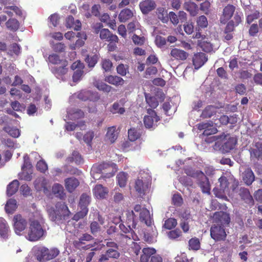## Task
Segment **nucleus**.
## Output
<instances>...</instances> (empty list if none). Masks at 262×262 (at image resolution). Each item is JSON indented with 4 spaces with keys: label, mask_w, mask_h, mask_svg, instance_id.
<instances>
[{
    "label": "nucleus",
    "mask_w": 262,
    "mask_h": 262,
    "mask_svg": "<svg viewBox=\"0 0 262 262\" xmlns=\"http://www.w3.org/2000/svg\"><path fill=\"white\" fill-rule=\"evenodd\" d=\"M219 187L213 188V192L217 198L227 200L226 194H229L230 189L234 191L238 186V182L235 179L228 180L226 177L222 176L219 179Z\"/></svg>",
    "instance_id": "nucleus-1"
},
{
    "label": "nucleus",
    "mask_w": 262,
    "mask_h": 262,
    "mask_svg": "<svg viewBox=\"0 0 262 262\" xmlns=\"http://www.w3.org/2000/svg\"><path fill=\"white\" fill-rule=\"evenodd\" d=\"M69 210L68 206L64 203L58 202L55 205V209H50L49 213L52 221H60L68 215Z\"/></svg>",
    "instance_id": "nucleus-2"
},
{
    "label": "nucleus",
    "mask_w": 262,
    "mask_h": 262,
    "mask_svg": "<svg viewBox=\"0 0 262 262\" xmlns=\"http://www.w3.org/2000/svg\"><path fill=\"white\" fill-rule=\"evenodd\" d=\"M44 232L45 230L39 222L37 220H33L30 223L28 233V239L32 242L37 241L43 236Z\"/></svg>",
    "instance_id": "nucleus-3"
},
{
    "label": "nucleus",
    "mask_w": 262,
    "mask_h": 262,
    "mask_svg": "<svg viewBox=\"0 0 262 262\" xmlns=\"http://www.w3.org/2000/svg\"><path fill=\"white\" fill-rule=\"evenodd\" d=\"M91 202V196L86 193H82L80 197L79 202V206L80 208V211H79L77 214L74 215V218H83L88 214L89 211L88 206Z\"/></svg>",
    "instance_id": "nucleus-4"
},
{
    "label": "nucleus",
    "mask_w": 262,
    "mask_h": 262,
    "mask_svg": "<svg viewBox=\"0 0 262 262\" xmlns=\"http://www.w3.org/2000/svg\"><path fill=\"white\" fill-rule=\"evenodd\" d=\"M210 236L215 242L224 241L227 238V234L224 226L212 224L210 228Z\"/></svg>",
    "instance_id": "nucleus-5"
},
{
    "label": "nucleus",
    "mask_w": 262,
    "mask_h": 262,
    "mask_svg": "<svg viewBox=\"0 0 262 262\" xmlns=\"http://www.w3.org/2000/svg\"><path fill=\"white\" fill-rule=\"evenodd\" d=\"M28 222L21 214L15 215L13 218V227L15 233L21 235L22 232L27 228Z\"/></svg>",
    "instance_id": "nucleus-6"
},
{
    "label": "nucleus",
    "mask_w": 262,
    "mask_h": 262,
    "mask_svg": "<svg viewBox=\"0 0 262 262\" xmlns=\"http://www.w3.org/2000/svg\"><path fill=\"white\" fill-rule=\"evenodd\" d=\"M147 115L144 117L143 122L146 128H155L157 126V123L160 120V117L157 113L150 108L147 109Z\"/></svg>",
    "instance_id": "nucleus-7"
},
{
    "label": "nucleus",
    "mask_w": 262,
    "mask_h": 262,
    "mask_svg": "<svg viewBox=\"0 0 262 262\" xmlns=\"http://www.w3.org/2000/svg\"><path fill=\"white\" fill-rule=\"evenodd\" d=\"M24 164L21 166L22 172L20 174L21 179L31 181L32 179V165L28 156L24 157Z\"/></svg>",
    "instance_id": "nucleus-8"
},
{
    "label": "nucleus",
    "mask_w": 262,
    "mask_h": 262,
    "mask_svg": "<svg viewBox=\"0 0 262 262\" xmlns=\"http://www.w3.org/2000/svg\"><path fill=\"white\" fill-rule=\"evenodd\" d=\"M119 227L121 231L124 233L120 234L122 239H125L126 242L127 239H133L134 241L139 240L137 235L133 230L134 228L132 227V226L121 223Z\"/></svg>",
    "instance_id": "nucleus-9"
},
{
    "label": "nucleus",
    "mask_w": 262,
    "mask_h": 262,
    "mask_svg": "<svg viewBox=\"0 0 262 262\" xmlns=\"http://www.w3.org/2000/svg\"><path fill=\"white\" fill-rule=\"evenodd\" d=\"M219 138L222 139L224 140L222 148L223 150L226 152H229L233 149L237 143L236 138L231 137L228 134L226 135L223 133L220 136Z\"/></svg>",
    "instance_id": "nucleus-10"
},
{
    "label": "nucleus",
    "mask_w": 262,
    "mask_h": 262,
    "mask_svg": "<svg viewBox=\"0 0 262 262\" xmlns=\"http://www.w3.org/2000/svg\"><path fill=\"white\" fill-rule=\"evenodd\" d=\"M213 224L228 225L230 222L229 214L224 211L215 212L213 216Z\"/></svg>",
    "instance_id": "nucleus-11"
},
{
    "label": "nucleus",
    "mask_w": 262,
    "mask_h": 262,
    "mask_svg": "<svg viewBox=\"0 0 262 262\" xmlns=\"http://www.w3.org/2000/svg\"><path fill=\"white\" fill-rule=\"evenodd\" d=\"M196 173L200 178L201 179L199 185L201 187L202 192L203 193L210 194V185L208 179L205 176L204 172L202 171H198Z\"/></svg>",
    "instance_id": "nucleus-12"
},
{
    "label": "nucleus",
    "mask_w": 262,
    "mask_h": 262,
    "mask_svg": "<svg viewBox=\"0 0 262 262\" xmlns=\"http://www.w3.org/2000/svg\"><path fill=\"white\" fill-rule=\"evenodd\" d=\"M150 184L147 181H143L142 179H137L135 181L134 188L136 192L140 195H144L149 189Z\"/></svg>",
    "instance_id": "nucleus-13"
},
{
    "label": "nucleus",
    "mask_w": 262,
    "mask_h": 262,
    "mask_svg": "<svg viewBox=\"0 0 262 262\" xmlns=\"http://www.w3.org/2000/svg\"><path fill=\"white\" fill-rule=\"evenodd\" d=\"M170 56L172 60L184 61L188 58L189 54L183 50L173 48L170 51Z\"/></svg>",
    "instance_id": "nucleus-14"
},
{
    "label": "nucleus",
    "mask_w": 262,
    "mask_h": 262,
    "mask_svg": "<svg viewBox=\"0 0 262 262\" xmlns=\"http://www.w3.org/2000/svg\"><path fill=\"white\" fill-rule=\"evenodd\" d=\"M208 58L206 54L199 52L195 54L192 59L193 64L195 69H199L207 61Z\"/></svg>",
    "instance_id": "nucleus-15"
},
{
    "label": "nucleus",
    "mask_w": 262,
    "mask_h": 262,
    "mask_svg": "<svg viewBox=\"0 0 262 262\" xmlns=\"http://www.w3.org/2000/svg\"><path fill=\"white\" fill-rule=\"evenodd\" d=\"M139 7L142 13L147 14L155 9L156 4L153 0H144L140 3Z\"/></svg>",
    "instance_id": "nucleus-16"
},
{
    "label": "nucleus",
    "mask_w": 262,
    "mask_h": 262,
    "mask_svg": "<svg viewBox=\"0 0 262 262\" xmlns=\"http://www.w3.org/2000/svg\"><path fill=\"white\" fill-rule=\"evenodd\" d=\"M100 37L101 39L109 41L111 43H116L118 41L117 36L111 33L107 29H103L100 30Z\"/></svg>",
    "instance_id": "nucleus-17"
},
{
    "label": "nucleus",
    "mask_w": 262,
    "mask_h": 262,
    "mask_svg": "<svg viewBox=\"0 0 262 262\" xmlns=\"http://www.w3.org/2000/svg\"><path fill=\"white\" fill-rule=\"evenodd\" d=\"M93 239L94 238L91 235L88 233H84L78 240H75L73 242V245L77 249H84L85 241L89 242Z\"/></svg>",
    "instance_id": "nucleus-18"
},
{
    "label": "nucleus",
    "mask_w": 262,
    "mask_h": 262,
    "mask_svg": "<svg viewBox=\"0 0 262 262\" xmlns=\"http://www.w3.org/2000/svg\"><path fill=\"white\" fill-rule=\"evenodd\" d=\"M235 7L232 5H228L223 9V17L221 18V22L225 24L229 20L234 14Z\"/></svg>",
    "instance_id": "nucleus-19"
},
{
    "label": "nucleus",
    "mask_w": 262,
    "mask_h": 262,
    "mask_svg": "<svg viewBox=\"0 0 262 262\" xmlns=\"http://www.w3.org/2000/svg\"><path fill=\"white\" fill-rule=\"evenodd\" d=\"M11 230L7 221L2 217L0 218V236L5 239H8Z\"/></svg>",
    "instance_id": "nucleus-20"
},
{
    "label": "nucleus",
    "mask_w": 262,
    "mask_h": 262,
    "mask_svg": "<svg viewBox=\"0 0 262 262\" xmlns=\"http://www.w3.org/2000/svg\"><path fill=\"white\" fill-rule=\"evenodd\" d=\"M65 187L69 192H73L79 186V182L76 178L71 177L64 180Z\"/></svg>",
    "instance_id": "nucleus-21"
},
{
    "label": "nucleus",
    "mask_w": 262,
    "mask_h": 262,
    "mask_svg": "<svg viewBox=\"0 0 262 262\" xmlns=\"http://www.w3.org/2000/svg\"><path fill=\"white\" fill-rule=\"evenodd\" d=\"M183 8L191 16H195L199 12L198 6L194 2L188 1L183 4Z\"/></svg>",
    "instance_id": "nucleus-22"
},
{
    "label": "nucleus",
    "mask_w": 262,
    "mask_h": 262,
    "mask_svg": "<svg viewBox=\"0 0 262 262\" xmlns=\"http://www.w3.org/2000/svg\"><path fill=\"white\" fill-rule=\"evenodd\" d=\"M108 192V189L104 187L101 184L96 185L94 189L93 193L95 197L99 199H103L106 198Z\"/></svg>",
    "instance_id": "nucleus-23"
},
{
    "label": "nucleus",
    "mask_w": 262,
    "mask_h": 262,
    "mask_svg": "<svg viewBox=\"0 0 262 262\" xmlns=\"http://www.w3.org/2000/svg\"><path fill=\"white\" fill-rule=\"evenodd\" d=\"M76 37H78V39L76 41L75 43L70 46V49L73 50L82 47L87 39L86 35L84 32H78L76 34Z\"/></svg>",
    "instance_id": "nucleus-24"
},
{
    "label": "nucleus",
    "mask_w": 262,
    "mask_h": 262,
    "mask_svg": "<svg viewBox=\"0 0 262 262\" xmlns=\"http://www.w3.org/2000/svg\"><path fill=\"white\" fill-rule=\"evenodd\" d=\"M239 195L241 199L244 201L246 203L249 205H253L254 200L248 189L246 188H241L239 189Z\"/></svg>",
    "instance_id": "nucleus-25"
},
{
    "label": "nucleus",
    "mask_w": 262,
    "mask_h": 262,
    "mask_svg": "<svg viewBox=\"0 0 262 262\" xmlns=\"http://www.w3.org/2000/svg\"><path fill=\"white\" fill-rule=\"evenodd\" d=\"M142 252L140 262H149V258L155 255L156 250L154 248H144Z\"/></svg>",
    "instance_id": "nucleus-26"
},
{
    "label": "nucleus",
    "mask_w": 262,
    "mask_h": 262,
    "mask_svg": "<svg viewBox=\"0 0 262 262\" xmlns=\"http://www.w3.org/2000/svg\"><path fill=\"white\" fill-rule=\"evenodd\" d=\"M62 63L61 64V66L59 67H55L52 69V72L58 78L61 77L68 72V68H66L68 65V62L62 61Z\"/></svg>",
    "instance_id": "nucleus-27"
},
{
    "label": "nucleus",
    "mask_w": 262,
    "mask_h": 262,
    "mask_svg": "<svg viewBox=\"0 0 262 262\" xmlns=\"http://www.w3.org/2000/svg\"><path fill=\"white\" fill-rule=\"evenodd\" d=\"M36 255L37 259L40 262H46L50 260L49 254V249L45 247L38 248L36 253Z\"/></svg>",
    "instance_id": "nucleus-28"
},
{
    "label": "nucleus",
    "mask_w": 262,
    "mask_h": 262,
    "mask_svg": "<svg viewBox=\"0 0 262 262\" xmlns=\"http://www.w3.org/2000/svg\"><path fill=\"white\" fill-rule=\"evenodd\" d=\"M47 180L44 178H39L34 181V186L37 191L43 190L44 193H46L49 191Z\"/></svg>",
    "instance_id": "nucleus-29"
},
{
    "label": "nucleus",
    "mask_w": 262,
    "mask_h": 262,
    "mask_svg": "<svg viewBox=\"0 0 262 262\" xmlns=\"http://www.w3.org/2000/svg\"><path fill=\"white\" fill-rule=\"evenodd\" d=\"M105 81L114 85L116 86L119 85H123L124 83V79L117 75H108L105 77Z\"/></svg>",
    "instance_id": "nucleus-30"
},
{
    "label": "nucleus",
    "mask_w": 262,
    "mask_h": 262,
    "mask_svg": "<svg viewBox=\"0 0 262 262\" xmlns=\"http://www.w3.org/2000/svg\"><path fill=\"white\" fill-rule=\"evenodd\" d=\"M255 180V176L250 168H247L244 172L243 180L248 186L252 184Z\"/></svg>",
    "instance_id": "nucleus-31"
},
{
    "label": "nucleus",
    "mask_w": 262,
    "mask_h": 262,
    "mask_svg": "<svg viewBox=\"0 0 262 262\" xmlns=\"http://www.w3.org/2000/svg\"><path fill=\"white\" fill-rule=\"evenodd\" d=\"M66 27L69 28H73L75 30L79 31L81 28V24L79 20L75 22L74 18L70 15L66 19Z\"/></svg>",
    "instance_id": "nucleus-32"
},
{
    "label": "nucleus",
    "mask_w": 262,
    "mask_h": 262,
    "mask_svg": "<svg viewBox=\"0 0 262 262\" xmlns=\"http://www.w3.org/2000/svg\"><path fill=\"white\" fill-rule=\"evenodd\" d=\"M19 186V183L18 180H14L10 183L7 187V194L11 196L14 194L18 190Z\"/></svg>",
    "instance_id": "nucleus-33"
},
{
    "label": "nucleus",
    "mask_w": 262,
    "mask_h": 262,
    "mask_svg": "<svg viewBox=\"0 0 262 262\" xmlns=\"http://www.w3.org/2000/svg\"><path fill=\"white\" fill-rule=\"evenodd\" d=\"M141 135V129L139 128L132 127L128 130V137L130 141H135L139 139Z\"/></svg>",
    "instance_id": "nucleus-34"
},
{
    "label": "nucleus",
    "mask_w": 262,
    "mask_h": 262,
    "mask_svg": "<svg viewBox=\"0 0 262 262\" xmlns=\"http://www.w3.org/2000/svg\"><path fill=\"white\" fill-rule=\"evenodd\" d=\"M118 137V133L116 132V126H113L107 128V131L105 135V138L111 143L115 142Z\"/></svg>",
    "instance_id": "nucleus-35"
},
{
    "label": "nucleus",
    "mask_w": 262,
    "mask_h": 262,
    "mask_svg": "<svg viewBox=\"0 0 262 262\" xmlns=\"http://www.w3.org/2000/svg\"><path fill=\"white\" fill-rule=\"evenodd\" d=\"M53 193L60 199H63L65 196V193L63 186L58 183L54 184L52 188Z\"/></svg>",
    "instance_id": "nucleus-36"
},
{
    "label": "nucleus",
    "mask_w": 262,
    "mask_h": 262,
    "mask_svg": "<svg viewBox=\"0 0 262 262\" xmlns=\"http://www.w3.org/2000/svg\"><path fill=\"white\" fill-rule=\"evenodd\" d=\"M140 220L144 222L146 225L150 226L151 222L150 217V213L148 210L146 208H143L140 212Z\"/></svg>",
    "instance_id": "nucleus-37"
},
{
    "label": "nucleus",
    "mask_w": 262,
    "mask_h": 262,
    "mask_svg": "<svg viewBox=\"0 0 262 262\" xmlns=\"http://www.w3.org/2000/svg\"><path fill=\"white\" fill-rule=\"evenodd\" d=\"M126 219L125 222L126 225H129L132 226L133 228H136L137 223H136L135 219L136 215L133 210H127L126 212Z\"/></svg>",
    "instance_id": "nucleus-38"
},
{
    "label": "nucleus",
    "mask_w": 262,
    "mask_h": 262,
    "mask_svg": "<svg viewBox=\"0 0 262 262\" xmlns=\"http://www.w3.org/2000/svg\"><path fill=\"white\" fill-rule=\"evenodd\" d=\"M215 113V108L212 105H208L202 111L201 117L204 119L209 118Z\"/></svg>",
    "instance_id": "nucleus-39"
},
{
    "label": "nucleus",
    "mask_w": 262,
    "mask_h": 262,
    "mask_svg": "<svg viewBox=\"0 0 262 262\" xmlns=\"http://www.w3.org/2000/svg\"><path fill=\"white\" fill-rule=\"evenodd\" d=\"M67 161L69 163L74 162L76 164H80L83 163V160L81 156L77 151H74L72 156L67 158Z\"/></svg>",
    "instance_id": "nucleus-40"
},
{
    "label": "nucleus",
    "mask_w": 262,
    "mask_h": 262,
    "mask_svg": "<svg viewBox=\"0 0 262 262\" xmlns=\"http://www.w3.org/2000/svg\"><path fill=\"white\" fill-rule=\"evenodd\" d=\"M17 207L16 201L13 199H9L5 205V211L7 213L12 214Z\"/></svg>",
    "instance_id": "nucleus-41"
},
{
    "label": "nucleus",
    "mask_w": 262,
    "mask_h": 262,
    "mask_svg": "<svg viewBox=\"0 0 262 262\" xmlns=\"http://www.w3.org/2000/svg\"><path fill=\"white\" fill-rule=\"evenodd\" d=\"M133 15L132 11L129 9H124L120 12L119 15V20L125 22L130 18Z\"/></svg>",
    "instance_id": "nucleus-42"
},
{
    "label": "nucleus",
    "mask_w": 262,
    "mask_h": 262,
    "mask_svg": "<svg viewBox=\"0 0 262 262\" xmlns=\"http://www.w3.org/2000/svg\"><path fill=\"white\" fill-rule=\"evenodd\" d=\"M94 85L99 91H101L106 93H109L112 89V87L111 86L100 81H95L94 82Z\"/></svg>",
    "instance_id": "nucleus-43"
},
{
    "label": "nucleus",
    "mask_w": 262,
    "mask_h": 262,
    "mask_svg": "<svg viewBox=\"0 0 262 262\" xmlns=\"http://www.w3.org/2000/svg\"><path fill=\"white\" fill-rule=\"evenodd\" d=\"M6 25L7 28L10 30L15 31L19 27V23L16 19L10 18L6 23Z\"/></svg>",
    "instance_id": "nucleus-44"
},
{
    "label": "nucleus",
    "mask_w": 262,
    "mask_h": 262,
    "mask_svg": "<svg viewBox=\"0 0 262 262\" xmlns=\"http://www.w3.org/2000/svg\"><path fill=\"white\" fill-rule=\"evenodd\" d=\"M3 129L13 138H18L20 135L19 130L15 127L6 126Z\"/></svg>",
    "instance_id": "nucleus-45"
},
{
    "label": "nucleus",
    "mask_w": 262,
    "mask_h": 262,
    "mask_svg": "<svg viewBox=\"0 0 262 262\" xmlns=\"http://www.w3.org/2000/svg\"><path fill=\"white\" fill-rule=\"evenodd\" d=\"M48 61L50 63L53 64H61L62 63V61H67L64 59H61L58 55L53 53L50 55L48 57Z\"/></svg>",
    "instance_id": "nucleus-46"
},
{
    "label": "nucleus",
    "mask_w": 262,
    "mask_h": 262,
    "mask_svg": "<svg viewBox=\"0 0 262 262\" xmlns=\"http://www.w3.org/2000/svg\"><path fill=\"white\" fill-rule=\"evenodd\" d=\"M145 99L146 103L151 109L156 108L159 105V102L157 99L154 96L145 95Z\"/></svg>",
    "instance_id": "nucleus-47"
},
{
    "label": "nucleus",
    "mask_w": 262,
    "mask_h": 262,
    "mask_svg": "<svg viewBox=\"0 0 262 262\" xmlns=\"http://www.w3.org/2000/svg\"><path fill=\"white\" fill-rule=\"evenodd\" d=\"M116 71L119 75L125 76L129 72V66L127 64L120 63L117 66Z\"/></svg>",
    "instance_id": "nucleus-48"
},
{
    "label": "nucleus",
    "mask_w": 262,
    "mask_h": 262,
    "mask_svg": "<svg viewBox=\"0 0 262 262\" xmlns=\"http://www.w3.org/2000/svg\"><path fill=\"white\" fill-rule=\"evenodd\" d=\"M189 249L192 250H198L200 248V242L198 238H191L188 242Z\"/></svg>",
    "instance_id": "nucleus-49"
},
{
    "label": "nucleus",
    "mask_w": 262,
    "mask_h": 262,
    "mask_svg": "<svg viewBox=\"0 0 262 262\" xmlns=\"http://www.w3.org/2000/svg\"><path fill=\"white\" fill-rule=\"evenodd\" d=\"M127 176V174L124 172H121L118 174L117 176L118 184L121 187H123L126 185Z\"/></svg>",
    "instance_id": "nucleus-50"
},
{
    "label": "nucleus",
    "mask_w": 262,
    "mask_h": 262,
    "mask_svg": "<svg viewBox=\"0 0 262 262\" xmlns=\"http://www.w3.org/2000/svg\"><path fill=\"white\" fill-rule=\"evenodd\" d=\"M177 225V221L174 218H169L164 223L163 227L167 229L170 230L174 228Z\"/></svg>",
    "instance_id": "nucleus-51"
},
{
    "label": "nucleus",
    "mask_w": 262,
    "mask_h": 262,
    "mask_svg": "<svg viewBox=\"0 0 262 262\" xmlns=\"http://www.w3.org/2000/svg\"><path fill=\"white\" fill-rule=\"evenodd\" d=\"M110 111L114 114H123L125 112V108L121 107L118 102H115L110 109Z\"/></svg>",
    "instance_id": "nucleus-52"
},
{
    "label": "nucleus",
    "mask_w": 262,
    "mask_h": 262,
    "mask_svg": "<svg viewBox=\"0 0 262 262\" xmlns=\"http://www.w3.org/2000/svg\"><path fill=\"white\" fill-rule=\"evenodd\" d=\"M98 169L102 173H105L107 175H108V177H113L114 176V173H113L112 172L105 173V172H106V171H105V169H108V170L112 169V167L109 164L105 163L100 164L98 166Z\"/></svg>",
    "instance_id": "nucleus-53"
},
{
    "label": "nucleus",
    "mask_w": 262,
    "mask_h": 262,
    "mask_svg": "<svg viewBox=\"0 0 262 262\" xmlns=\"http://www.w3.org/2000/svg\"><path fill=\"white\" fill-rule=\"evenodd\" d=\"M168 237L172 240L177 239L182 236V232L179 229H176L167 233Z\"/></svg>",
    "instance_id": "nucleus-54"
},
{
    "label": "nucleus",
    "mask_w": 262,
    "mask_h": 262,
    "mask_svg": "<svg viewBox=\"0 0 262 262\" xmlns=\"http://www.w3.org/2000/svg\"><path fill=\"white\" fill-rule=\"evenodd\" d=\"M98 59V57L96 55H94L92 56L87 55L85 58V61L88 64L89 67H94L97 63Z\"/></svg>",
    "instance_id": "nucleus-55"
},
{
    "label": "nucleus",
    "mask_w": 262,
    "mask_h": 262,
    "mask_svg": "<svg viewBox=\"0 0 262 262\" xmlns=\"http://www.w3.org/2000/svg\"><path fill=\"white\" fill-rule=\"evenodd\" d=\"M196 24L199 27L205 28L208 26V20L206 17L204 15H201L198 17Z\"/></svg>",
    "instance_id": "nucleus-56"
},
{
    "label": "nucleus",
    "mask_w": 262,
    "mask_h": 262,
    "mask_svg": "<svg viewBox=\"0 0 262 262\" xmlns=\"http://www.w3.org/2000/svg\"><path fill=\"white\" fill-rule=\"evenodd\" d=\"M92 93L90 91L82 90L78 94V98L82 100L86 101L90 99Z\"/></svg>",
    "instance_id": "nucleus-57"
},
{
    "label": "nucleus",
    "mask_w": 262,
    "mask_h": 262,
    "mask_svg": "<svg viewBox=\"0 0 262 262\" xmlns=\"http://www.w3.org/2000/svg\"><path fill=\"white\" fill-rule=\"evenodd\" d=\"M36 169L42 173H45L48 170V165L44 160H39L37 162Z\"/></svg>",
    "instance_id": "nucleus-58"
},
{
    "label": "nucleus",
    "mask_w": 262,
    "mask_h": 262,
    "mask_svg": "<svg viewBox=\"0 0 262 262\" xmlns=\"http://www.w3.org/2000/svg\"><path fill=\"white\" fill-rule=\"evenodd\" d=\"M101 66L105 72H108L111 71L113 67V63L110 59H104L102 60Z\"/></svg>",
    "instance_id": "nucleus-59"
},
{
    "label": "nucleus",
    "mask_w": 262,
    "mask_h": 262,
    "mask_svg": "<svg viewBox=\"0 0 262 262\" xmlns=\"http://www.w3.org/2000/svg\"><path fill=\"white\" fill-rule=\"evenodd\" d=\"M106 252L111 258L118 259L120 256L118 249H108Z\"/></svg>",
    "instance_id": "nucleus-60"
},
{
    "label": "nucleus",
    "mask_w": 262,
    "mask_h": 262,
    "mask_svg": "<svg viewBox=\"0 0 262 262\" xmlns=\"http://www.w3.org/2000/svg\"><path fill=\"white\" fill-rule=\"evenodd\" d=\"M90 230L92 234L95 235L100 231L101 227L97 222L93 221L90 224Z\"/></svg>",
    "instance_id": "nucleus-61"
},
{
    "label": "nucleus",
    "mask_w": 262,
    "mask_h": 262,
    "mask_svg": "<svg viewBox=\"0 0 262 262\" xmlns=\"http://www.w3.org/2000/svg\"><path fill=\"white\" fill-rule=\"evenodd\" d=\"M52 49L55 52L61 53L65 51L66 46L62 42H58L52 45Z\"/></svg>",
    "instance_id": "nucleus-62"
},
{
    "label": "nucleus",
    "mask_w": 262,
    "mask_h": 262,
    "mask_svg": "<svg viewBox=\"0 0 262 262\" xmlns=\"http://www.w3.org/2000/svg\"><path fill=\"white\" fill-rule=\"evenodd\" d=\"M132 38L133 42L135 45L139 46L143 45L145 40V38L144 36H139L136 34H134Z\"/></svg>",
    "instance_id": "nucleus-63"
},
{
    "label": "nucleus",
    "mask_w": 262,
    "mask_h": 262,
    "mask_svg": "<svg viewBox=\"0 0 262 262\" xmlns=\"http://www.w3.org/2000/svg\"><path fill=\"white\" fill-rule=\"evenodd\" d=\"M155 43L158 47L161 48L166 45V40L164 37L157 35L156 37Z\"/></svg>",
    "instance_id": "nucleus-64"
}]
</instances>
